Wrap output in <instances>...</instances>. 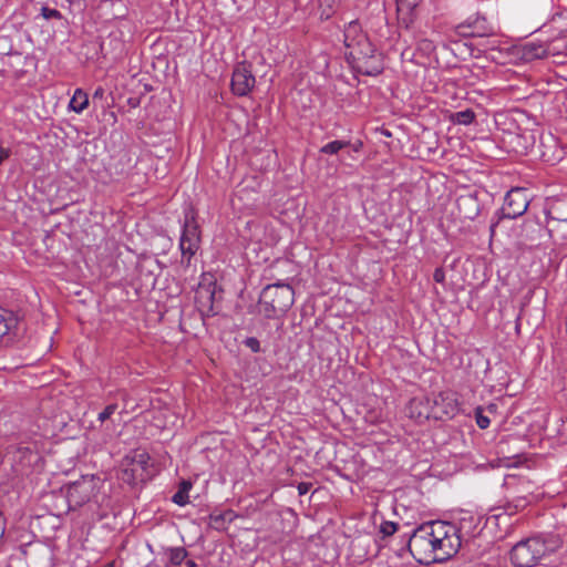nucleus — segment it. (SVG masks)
<instances>
[{"label":"nucleus","instance_id":"nucleus-1","mask_svg":"<svg viewBox=\"0 0 567 567\" xmlns=\"http://www.w3.org/2000/svg\"><path fill=\"white\" fill-rule=\"evenodd\" d=\"M461 539L454 525L435 520L416 528L409 540V550L420 563L443 561L457 553Z\"/></svg>","mask_w":567,"mask_h":567},{"label":"nucleus","instance_id":"nucleus-2","mask_svg":"<svg viewBox=\"0 0 567 567\" xmlns=\"http://www.w3.org/2000/svg\"><path fill=\"white\" fill-rule=\"evenodd\" d=\"M343 43L347 49L346 56L355 64L359 72L367 75H377L381 72V66L377 63L375 49L358 21H351L346 25Z\"/></svg>","mask_w":567,"mask_h":567},{"label":"nucleus","instance_id":"nucleus-3","mask_svg":"<svg viewBox=\"0 0 567 567\" xmlns=\"http://www.w3.org/2000/svg\"><path fill=\"white\" fill-rule=\"evenodd\" d=\"M558 540L530 537L518 542L511 550V560L516 567H534L545 556L556 550Z\"/></svg>","mask_w":567,"mask_h":567},{"label":"nucleus","instance_id":"nucleus-4","mask_svg":"<svg viewBox=\"0 0 567 567\" xmlns=\"http://www.w3.org/2000/svg\"><path fill=\"white\" fill-rule=\"evenodd\" d=\"M295 301V292L290 285L278 281L266 286L260 295L259 305L267 318L284 315Z\"/></svg>","mask_w":567,"mask_h":567},{"label":"nucleus","instance_id":"nucleus-5","mask_svg":"<svg viewBox=\"0 0 567 567\" xmlns=\"http://www.w3.org/2000/svg\"><path fill=\"white\" fill-rule=\"evenodd\" d=\"M529 195L526 188L514 187L507 192L504 204L501 208V216L489 226L491 236H494L495 228L501 218L515 219L522 216L528 208Z\"/></svg>","mask_w":567,"mask_h":567},{"label":"nucleus","instance_id":"nucleus-6","mask_svg":"<svg viewBox=\"0 0 567 567\" xmlns=\"http://www.w3.org/2000/svg\"><path fill=\"white\" fill-rule=\"evenodd\" d=\"M200 244L199 227L194 217L186 218L179 239V249L182 251V262L188 266L192 257L197 252Z\"/></svg>","mask_w":567,"mask_h":567},{"label":"nucleus","instance_id":"nucleus-7","mask_svg":"<svg viewBox=\"0 0 567 567\" xmlns=\"http://www.w3.org/2000/svg\"><path fill=\"white\" fill-rule=\"evenodd\" d=\"M433 420L452 419L458 412V404L451 391L440 392L430 396Z\"/></svg>","mask_w":567,"mask_h":567},{"label":"nucleus","instance_id":"nucleus-8","mask_svg":"<svg viewBox=\"0 0 567 567\" xmlns=\"http://www.w3.org/2000/svg\"><path fill=\"white\" fill-rule=\"evenodd\" d=\"M216 282L206 281L205 279L198 284L195 291V303L202 316L213 317L216 315L215 298H216Z\"/></svg>","mask_w":567,"mask_h":567},{"label":"nucleus","instance_id":"nucleus-9","mask_svg":"<svg viewBox=\"0 0 567 567\" xmlns=\"http://www.w3.org/2000/svg\"><path fill=\"white\" fill-rule=\"evenodd\" d=\"M150 455L146 453L137 454L130 466L123 471L122 480L128 484H137L138 482H145L151 477L150 467Z\"/></svg>","mask_w":567,"mask_h":567},{"label":"nucleus","instance_id":"nucleus-10","mask_svg":"<svg viewBox=\"0 0 567 567\" xmlns=\"http://www.w3.org/2000/svg\"><path fill=\"white\" fill-rule=\"evenodd\" d=\"M256 80L247 63L238 64L231 76V90L238 96H246L255 86Z\"/></svg>","mask_w":567,"mask_h":567},{"label":"nucleus","instance_id":"nucleus-11","mask_svg":"<svg viewBox=\"0 0 567 567\" xmlns=\"http://www.w3.org/2000/svg\"><path fill=\"white\" fill-rule=\"evenodd\" d=\"M456 32L463 37L474 38H493L495 35L494 28L484 17L468 18L466 22L456 27Z\"/></svg>","mask_w":567,"mask_h":567},{"label":"nucleus","instance_id":"nucleus-12","mask_svg":"<svg viewBox=\"0 0 567 567\" xmlns=\"http://www.w3.org/2000/svg\"><path fill=\"white\" fill-rule=\"evenodd\" d=\"M558 49H560V45L555 41L549 44L542 42H528L522 47V58L526 61L543 59L549 55H555Z\"/></svg>","mask_w":567,"mask_h":567},{"label":"nucleus","instance_id":"nucleus-13","mask_svg":"<svg viewBox=\"0 0 567 567\" xmlns=\"http://www.w3.org/2000/svg\"><path fill=\"white\" fill-rule=\"evenodd\" d=\"M408 415L415 422L422 424L432 419V408L430 396L413 398L408 405Z\"/></svg>","mask_w":567,"mask_h":567},{"label":"nucleus","instance_id":"nucleus-14","mask_svg":"<svg viewBox=\"0 0 567 567\" xmlns=\"http://www.w3.org/2000/svg\"><path fill=\"white\" fill-rule=\"evenodd\" d=\"M73 493L78 494V505L91 502L96 495V481L93 476L83 477L81 481L73 482Z\"/></svg>","mask_w":567,"mask_h":567},{"label":"nucleus","instance_id":"nucleus-15","mask_svg":"<svg viewBox=\"0 0 567 567\" xmlns=\"http://www.w3.org/2000/svg\"><path fill=\"white\" fill-rule=\"evenodd\" d=\"M17 327V315L12 310L0 307V342L10 341L14 336Z\"/></svg>","mask_w":567,"mask_h":567},{"label":"nucleus","instance_id":"nucleus-16","mask_svg":"<svg viewBox=\"0 0 567 567\" xmlns=\"http://www.w3.org/2000/svg\"><path fill=\"white\" fill-rule=\"evenodd\" d=\"M421 0H395L400 27L410 29L414 22V9Z\"/></svg>","mask_w":567,"mask_h":567},{"label":"nucleus","instance_id":"nucleus-17","mask_svg":"<svg viewBox=\"0 0 567 567\" xmlns=\"http://www.w3.org/2000/svg\"><path fill=\"white\" fill-rule=\"evenodd\" d=\"M236 515L233 511L215 512L209 515V526L216 530H225L234 522Z\"/></svg>","mask_w":567,"mask_h":567},{"label":"nucleus","instance_id":"nucleus-18","mask_svg":"<svg viewBox=\"0 0 567 567\" xmlns=\"http://www.w3.org/2000/svg\"><path fill=\"white\" fill-rule=\"evenodd\" d=\"M192 483L189 481H182L178 491L173 495L172 501L178 506H185L189 503L188 493L192 489Z\"/></svg>","mask_w":567,"mask_h":567},{"label":"nucleus","instance_id":"nucleus-19","mask_svg":"<svg viewBox=\"0 0 567 567\" xmlns=\"http://www.w3.org/2000/svg\"><path fill=\"white\" fill-rule=\"evenodd\" d=\"M450 120L456 124L470 125L475 120V113L473 110L466 109L451 114Z\"/></svg>","mask_w":567,"mask_h":567},{"label":"nucleus","instance_id":"nucleus-20","mask_svg":"<svg viewBox=\"0 0 567 567\" xmlns=\"http://www.w3.org/2000/svg\"><path fill=\"white\" fill-rule=\"evenodd\" d=\"M89 105V96L81 89L75 90L73 93V112L80 113Z\"/></svg>","mask_w":567,"mask_h":567},{"label":"nucleus","instance_id":"nucleus-21","mask_svg":"<svg viewBox=\"0 0 567 567\" xmlns=\"http://www.w3.org/2000/svg\"><path fill=\"white\" fill-rule=\"evenodd\" d=\"M349 145V141H332L323 145L320 148V153L333 155L337 154L339 151L348 147Z\"/></svg>","mask_w":567,"mask_h":567},{"label":"nucleus","instance_id":"nucleus-22","mask_svg":"<svg viewBox=\"0 0 567 567\" xmlns=\"http://www.w3.org/2000/svg\"><path fill=\"white\" fill-rule=\"evenodd\" d=\"M167 556L173 565H181L187 557V550L184 547H174L167 550Z\"/></svg>","mask_w":567,"mask_h":567},{"label":"nucleus","instance_id":"nucleus-23","mask_svg":"<svg viewBox=\"0 0 567 567\" xmlns=\"http://www.w3.org/2000/svg\"><path fill=\"white\" fill-rule=\"evenodd\" d=\"M117 408L118 406L116 403H111L106 405L104 410L101 413H99L97 420L102 423L105 422L116 412Z\"/></svg>","mask_w":567,"mask_h":567},{"label":"nucleus","instance_id":"nucleus-24","mask_svg":"<svg viewBox=\"0 0 567 567\" xmlns=\"http://www.w3.org/2000/svg\"><path fill=\"white\" fill-rule=\"evenodd\" d=\"M417 49L425 52L426 54H430L434 51L435 45L433 41L427 39H417Z\"/></svg>","mask_w":567,"mask_h":567},{"label":"nucleus","instance_id":"nucleus-25","mask_svg":"<svg viewBox=\"0 0 567 567\" xmlns=\"http://www.w3.org/2000/svg\"><path fill=\"white\" fill-rule=\"evenodd\" d=\"M321 6L323 3H327L328 6V9H322L321 10V13H320V18L323 20V19H329L331 13L333 12V8H334V4L337 3V0H319Z\"/></svg>","mask_w":567,"mask_h":567},{"label":"nucleus","instance_id":"nucleus-26","mask_svg":"<svg viewBox=\"0 0 567 567\" xmlns=\"http://www.w3.org/2000/svg\"><path fill=\"white\" fill-rule=\"evenodd\" d=\"M396 528H398V526H396L395 523L384 522V523L381 524L380 532L384 536H391V535H393L396 532Z\"/></svg>","mask_w":567,"mask_h":567},{"label":"nucleus","instance_id":"nucleus-27","mask_svg":"<svg viewBox=\"0 0 567 567\" xmlns=\"http://www.w3.org/2000/svg\"><path fill=\"white\" fill-rule=\"evenodd\" d=\"M41 14L44 19H61V13L56 9L42 7Z\"/></svg>","mask_w":567,"mask_h":567},{"label":"nucleus","instance_id":"nucleus-28","mask_svg":"<svg viewBox=\"0 0 567 567\" xmlns=\"http://www.w3.org/2000/svg\"><path fill=\"white\" fill-rule=\"evenodd\" d=\"M476 423H477L478 427L482 430L487 429L491 423L489 419L487 416L483 415L481 409L476 410Z\"/></svg>","mask_w":567,"mask_h":567},{"label":"nucleus","instance_id":"nucleus-29","mask_svg":"<svg viewBox=\"0 0 567 567\" xmlns=\"http://www.w3.org/2000/svg\"><path fill=\"white\" fill-rule=\"evenodd\" d=\"M499 41L497 39H489L485 43H478L484 52H493L497 50Z\"/></svg>","mask_w":567,"mask_h":567},{"label":"nucleus","instance_id":"nucleus-30","mask_svg":"<svg viewBox=\"0 0 567 567\" xmlns=\"http://www.w3.org/2000/svg\"><path fill=\"white\" fill-rule=\"evenodd\" d=\"M245 346L249 348L252 352L257 353L260 351V342L255 337H249L244 341Z\"/></svg>","mask_w":567,"mask_h":567},{"label":"nucleus","instance_id":"nucleus-31","mask_svg":"<svg viewBox=\"0 0 567 567\" xmlns=\"http://www.w3.org/2000/svg\"><path fill=\"white\" fill-rule=\"evenodd\" d=\"M11 150L0 145V166L10 157Z\"/></svg>","mask_w":567,"mask_h":567},{"label":"nucleus","instance_id":"nucleus-32","mask_svg":"<svg viewBox=\"0 0 567 567\" xmlns=\"http://www.w3.org/2000/svg\"><path fill=\"white\" fill-rule=\"evenodd\" d=\"M433 279L436 282H443L445 280V272L443 268H436L433 272Z\"/></svg>","mask_w":567,"mask_h":567},{"label":"nucleus","instance_id":"nucleus-33","mask_svg":"<svg viewBox=\"0 0 567 567\" xmlns=\"http://www.w3.org/2000/svg\"><path fill=\"white\" fill-rule=\"evenodd\" d=\"M457 204L461 207L462 205H466V204H475V200L472 197L462 196L457 199Z\"/></svg>","mask_w":567,"mask_h":567},{"label":"nucleus","instance_id":"nucleus-34","mask_svg":"<svg viewBox=\"0 0 567 567\" xmlns=\"http://www.w3.org/2000/svg\"><path fill=\"white\" fill-rule=\"evenodd\" d=\"M310 489V484L309 483H300L298 485V493L299 495H305L309 492Z\"/></svg>","mask_w":567,"mask_h":567},{"label":"nucleus","instance_id":"nucleus-35","mask_svg":"<svg viewBox=\"0 0 567 567\" xmlns=\"http://www.w3.org/2000/svg\"><path fill=\"white\" fill-rule=\"evenodd\" d=\"M555 42L559 43L560 48L566 50V54H567V37H560V38L556 39Z\"/></svg>","mask_w":567,"mask_h":567},{"label":"nucleus","instance_id":"nucleus-36","mask_svg":"<svg viewBox=\"0 0 567 567\" xmlns=\"http://www.w3.org/2000/svg\"><path fill=\"white\" fill-rule=\"evenodd\" d=\"M349 146H351V147H352V150H353L354 152H360V151H361V148H362V146H363V144H362V142H361V141H357V142H355V143H353V144H351V143H350V145H349Z\"/></svg>","mask_w":567,"mask_h":567},{"label":"nucleus","instance_id":"nucleus-37","mask_svg":"<svg viewBox=\"0 0 567 567\" xmlns=\"http://www.w3.org/2000/svg\"><path fill=\"white\" fill-rule=\"evenodd\" d=\"M103 93H104L103 89L99 87V89L95 91V93H94V97H96V96H103Z\"/></svg>","mask_w":567,"mask_h":567},{"label":"nucleus","instance_id":"nucleus-38","mask_svg":"<svg viewBox=\"0 0 567 567\" xmlns=\"http://www.w3.org/2000/svg\"><path fill=\"white\" fill-rule=\"evenodd\" d=\"M187 567H198L197 564L194 560H187L186 561Z\"/></svg>","mask_w":567,"mask_h":567},{"label":"nucleus","instance_id":"nucleus-39","mask_svg":"<svg viewBox=\"0 0 567 567\" xmlns=\"http://www.w3.org/2000/svg\"><path fill=\"white\" fill-rule=\"evenodd\" d=\"M66 107H68V110H71V100L69 101V103H68V106H66Z\"/></svg>","mask_w":567,"mask_h":567}]
</instances>
